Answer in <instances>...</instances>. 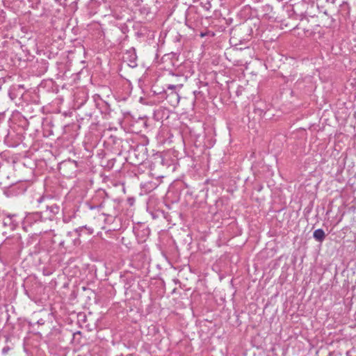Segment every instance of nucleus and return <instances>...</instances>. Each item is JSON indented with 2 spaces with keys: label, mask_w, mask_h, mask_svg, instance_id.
Listing matches in <instances>:
<instances>
[{
  "label": "nucleus",
  "mask_w": 356,
  "mask_h": 356,
  "mask_svg": "<svg viewBox=\"0 0 356 356\" xmlns=\"http://www.w3.org/2000/svg\"><path fill=\"white\" fill-rule=\"evenodd\" d=\"M16 215L6 214L3 220V225L4 227L8 228L10 230H14L17 227L18 223L15 219Z\"/></svg>",
  "instance_id": "f257e3e1"
},
{
  "label": "nucleus",
  "mask_w": 356,
  "mask_h": 356,
  "mask_svg": "<svg viewBox=\"0 0 356 356\" xmlns=\"http://www.w3.org/2000/svg\"><path fill=\"white\" fill-rule=\"evenodd\" d=\"M165 93L166 94L167 98L168 97L170 98V104L172 106H175L179 104L180 97H179V95L177 91H172V92H170L169 93H168L167 91L165 90Z\"/></svg>",
  "instance_id": "f03ea898"
},
{
  "label": "nucleus",
  "mask_w": 356,
  "mask_h": 356,
  "mask_svg": "<svg viewBox=\"0 0 356 356\" xmlns=\"http://www.w3.org/2000/svg\"><path fill=\"white\" fill-rule=\"evenodd\" d=\"M313 237L318 242H323L325 238V234L323 229H317L313 233Z\"/></svg>",
  "instance_id": "7ed1b4c3"
},
{
  "label": "nucleus",
  "mask_w": 356,
  "mask_h": 356,
  "mask_svg": "<svg viewBox=\"0 0 356 356\" xmlns=\"http://www.w3.org/2000/svg\"><path fill=\"white\" fill-rule=\"evenodd\" d=\"M127 55L129 57V65L132 67H134L137 65V63H136V53L134 51H129L127 53Z\"/></svg>",
  "instance_id": "20e7f679"
},
{
  "label": "nucleus",
  "mask_w": 356,
  "mask_h": 356,
  "mask_svg": "<svg viewBox=\"0 0 356 356\" xmlns=\"http://www.w3.org/2000/svg\"><path fill=\"white\" fill-rule=\"evenodd\" d=\"M47 211L49 210V212L51 213V216H49L51 218V216L56 215L59 211V207L56 204H52L51 206H47Z\"/></svg>",
  "instance_id": "39448f33"
},
{
  "label": "nucleus",
  "mask_w": 356,
  "mask_h": 356,
  "mask_svg": "<svg viewBox=\"0 0 356 356\" xmlns=\"http://www.w3.org/2000/svg\"><path fill=\"white\" fill-rule=\"evenodd\" d=\"M182 87H183V84H177V85L167 84L166 90H170V92H172V91H177L178 92V90H179Z\"/></svg>",
  "instance_id": "423d86ee"
},
{
  "label": "nucleus",
  "mask_w": 356,
  "mask_h": 356,
  "mask_svg": "<svg viewBox=\"0 0 356 356\" xmlns=\"http://www.w3.org/2000/svg\"><path fill=\"white\" fill-rule=\"evenodd\" d=\"M19 238L18 237H13V238H7L3 243V245H8L13 243H18Z\"/></svg>",
  "instance_id": "0eeeda50"
},
{
  "label": "nucleus",
  "mask_w": 356,
  "mask_h": 356,
  "mask_svg": "<svg viewBox=\"0 0 356 356\" xmlns=\"http://www.w3.org/2000/svg\"><path fill=\"white\" fill-rule=\"evenodd\" d=\"M104 207L103 203H100L97 205H90L89 208L90 210L100 209Z\"/></svg>",
  "instance_id": "6e6552de"
},
{
  "label": "nucleus",
  "mask_w": 356,
  "mask_h": 356,
  "mask_svg": "<svg viewBox=\"0 0 356 356\" xmlns=\"http://www.w3.org/2000/svg\"><path fill=\"white\" fill-rule=\"evenodd\" d=\"M9 350H10L9 347L6 346L3 348L2 352L3 354H6L8 352Z\"/></svg>",
  "instance_id": "1a4fd4ad"
},
{
  "label": "nucleus",
  "mask_w": 356,
  "mask_h": 356,
  "mask_svg": "<svg viewBox=\"0 0 356 356\" xmlns=\"http://www.w3.org/2000/svg\"><path fill=\"white\" fill-rule=\"evenodd\" d=\"M42 200V197H40L38 201V202H41Z\"/></svg>",
  "instance_id": "9d476101"
}]
</instances>
